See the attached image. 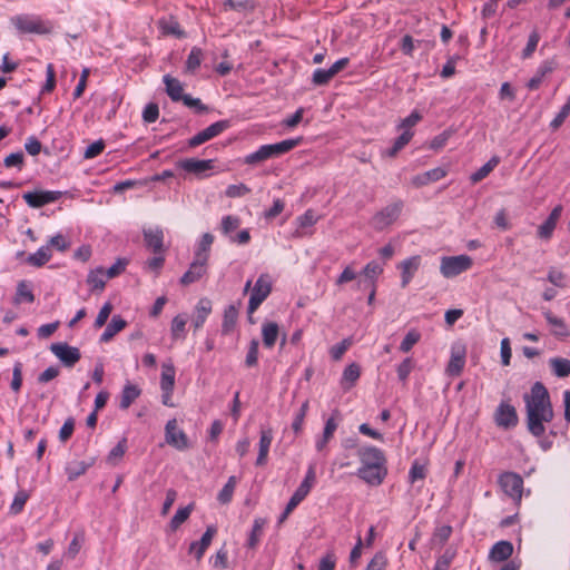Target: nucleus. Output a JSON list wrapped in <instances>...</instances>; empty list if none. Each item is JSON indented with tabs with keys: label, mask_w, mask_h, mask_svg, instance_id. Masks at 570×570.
Returning a JSON list of instances; mask_svg holds the SVG:
<instances>
[{
	"label": "nucleus",
	"mask_w": 570,
	"mask_h": 570,
	"mask_svg": "<svg viewBox=\"0 0 570 570\" xmlns=\"http://www.w3.org/2000/svg\"><path fill=\"white\" fill-rule=\"evenodd\" d=\"M523 400L527 429L534 438H541L546 433L544 423H550L554 416L549 392L541 382H535L530 394H524Z\"/></svg>",
	"instance_id": "1"
},
{
	"label": "nucleus",
	"mask_w": 570,
	"mask_h": 570,
	"mask_svg": "<svg viewBox=\"0 0 570 570\" xmlns=\"http://www.w3.org/2000/svg\"><path fill=\"white\" fill-rule=\"evenodd\" d=\"M303 141L302 137L291 138L286 140H282L276 144L262 145L256 151L250 153L245 156L244 164L246 165H257L265 160L279 157L295 147L301 145Z\"/></svg>",
	"instance_id": "2"
},
{
	"label": "nucleus",
	"mask_w": 570,
	"mask_h": 570,
	"mask_svg": "<svg viewBox=\"0 0 570 570\" xmlns=\"http://www.w3.org/2000/svg\"><path fill=\"white\" fill-rule=\"evenodd\" d=\"M11 23L20 33L47 35L52 30L50 21L35 14H17L11 18Z\"/></svg>",
	"instance_id": "3"
},
{
	"label": "nucleus",
	"mask_w": 570,
	"mask_h": 570,
	"mask_svg": "<svg viewBox=\"0 0 570 570\" xmlns=\"http://www.w3.org/2000/svg\"><path fill=\"white\" fill-rule=\"evenodd\" d=\"M473 261L468 255L443 256L440 273L445 278H453L471 268Z\"/></svg>",
	"instance_id": "4"
},
{
	"label": "nucleus",
	"mask_w": 570,
	"mask_h": 570,
	"mask_svg": "<svg viewBox=\"0 0 570 570\" xmlns=\"http://www.w3.org/2000/svg\"><path fill=\"white\" fill-rule=\"evenodd\" d=\"M498 483L502 491L511 498L514 502L519 503L523 492V479L515 472H502L499 475Z\"/></svg>",
	"instance_id": "5"
},
{
	"label": "nucleus",
	"mask_w": 570,
	"mask_h": 570,
	"mask_svg": "<svg viewBox=\"0 0 570 570\" xmlns=\"http://www.w3.org/2000/svg\"><path fill=\"white\" fill-rule=\"evenodd\" d=\"M403 206L404 204L400 199L389 204L373 216L372 226L376 230H383L392 225L401 215Z\"/></svg>",
	"instance_id": "6"
},
{
	"label": "nucleus",
	"mask_w": 570,
	"mask_h": 570,
	"mask_svg": "<svg viewBox=\"0 0 570 570\" xmlns=\"http://www.w3.org/2000/svg\"><path fill=\"white\" fill-rule=\"evenodd\" d=\"M272 292V281L268 274H262L254 284L248 302V314H253Z\"/></svg>",
	"instance_id": "7"
},
{
	"label": "nucleus",
	"mask_w": 570,
	"mask_h": 570,
	"mask_svg": "<svg viewBox=\"0 0 570 570\" xmlns=\"http://www.w3.org/2000/svg\"><path fill=\"white\" fill-rule=\"evenodd\" d=\"M50 351L66 367H73L81 358L80 350L68 343H52Z\"/></svg>",
	"instance_id": "8"
},
{
	"label": "nucleus",
	"mask_w": 570,
	"mask_h": 570,
	"mask_svg": "<svg viewBox=\"0 0 570 570\" xmlns=\"http://www.w3.org/2000/svg\"><path fill=\"white\" fill-rule=\"evenodd\" d=\"M494 422L499 428L504 430L515 428L519 423L515 407L510 403L502 401L494 412Z\"/></svg>",
	"instance_id": "9"
},
{
	"label": "nucleus",
	"mask_w": 570,
	"mask_h": 570,
	"mask_svg": "<svg viewBox=\"0 0 570 570\" xmlns=\"http://www.w3.org/2000/svg\"><path fill=\"white\" fill-rule=\"evenodd\" d=\"M165 440L167 444L179 451H184L189 448L188 438L186 433L178 428L176 419H171L166 423Z\"/></svg>",
	"instance_id": "10"
},
{
	"label": "nucleus",
	"mask_w": 570,
	"mask_h": 570,
	"mask_svg": "<svg viewBox=\"0 0 570 570\" xmlns=\"http://www.w3.org/2000/svg\"><path fill=\"white\" fill-rule=\"evenodd\" d=\"M229 125L230 124L228 120H219V121L212 124L204 130H202L198 134H196L195 136H193L188 140V146L191 148H195V147L217 137L224 130H226L229 127Z\"/></svg>",
	"instance_id": "11"
},
{
	"label": "nucleus",
	"mask_w": 570,
	"mask_h": 570,
	"mask_svg": "<svg viewBox=\"0 0 570 570\" xmlns=\"http://www.w3.org/2000/svg\"><path fill=\"white\" fill-rule=\"evenodd\" d=\"M62 196V191L58 190H40V191H28L22 195L26 203L32 208H40L47 204L59 200Z\"/></svg>",
	"instance_id": "12"
},
{
	"label": "nucleus",
	"mask_w": 570,
	"mask_h": 570,
	"mask_svg": "<svg viewBox=\"0 0 570 570\" xmlns=\"http://www.w3.org/2000/svg\"><path fill=\"white\" fill-rule=\"evenodd\" d=\"M387 474L386 464L361 465L357 476L370 485L377 487L383 483Z\"/></svg>",
	"instance_id": "13"
},
{
	"label": "nucleus",
	"mask_w": 570,
	"mask_h": 570,
	"mask_svg": "<svg viewBox=\"0 0 570 570\" xmlns=\"http://www.w3.org/2000/svg\"><path fill=\"white\" fill-rule=\"evenodd\" d=\"M465 347L463 345H453L451 348V356L445 368L449 376H459L465 365Z\"/></svg>",
	"instance_id": "14"
},
{
	"label": "nucleus",
	"mask_w": 570,
	"mask_h": 570,
	"mask_svg": "<svg viewBox=\"0 0 570 570\" xmlns=\"http://www.w3.org/2000/svg\"><path fill=\"white\" fill-rule=\"evenodd\" d=\"M206 264L204 256L195 254V259L190 264L188 271L181 276L180 283L189 285L197 282L206 273Z\"/></svg>",
	"instance_id": "15"
},
{
	"label": "nucleus",
	"mask_w": 570,
	"mask_h": 570,
	"mask_svg": "<svg viewBox=\"0 0 570 570\" xmlns=\"http://www.w3.org/2000/svg\"><path fill=\"white\" fill-rule=\"evenodd\" d=\"M421 256L415 255L402 261L397 268L401 271V286L405 288L421 266Z\"/></svg>",
	"instance_id": "16"
},
{
	"label": "nucleus",
	"mask_w": 570,
	"mask_h": 570,
	"mask_svg": "<svg viewBox=\"0 0 570 570\" xmlns=\"http://www.w3.org/2000/svg\"><path fill=\"white\" fill-rule=\"evenodd\" d=\"M362 465L386 464V458L382 450L375 446H363L357 450Z\"/></svg>",
	"instance_id": "17"
},
{
	"label": "nucleus",
	"mask_w": 570,
	"mask_h": 570,
	"mask_svg": "<svg viewBox=\"0 0 570 570\" xmlns=\"http://www.w3.org/2000/svg\"><path fill=\"white\" fill-rule=\"evenodd\" d=\"M217 529L214 525H208L199 541H194L190 544V552L194 553L197 560H200L210 546Z\"/></svg>",
	"instance_id": "18"
},
{
	"label": "nucleus",
	"mask_w": 570,
	"mask_h": 570,
	"mask_svg": "<svg viewBox=\"0 0 570 570\" xmlns=\"http://www.w3.org/2000/svg\"><path fill=\"white\" fill-rule=\"evenodd\" d=\"M144 240L146 246L155 254H161L164 252V233L160 228L145 229Z\"/></svg>",
	"instance_id": "19"
},
{
	"label": "nucleus",
	"mask_w": 570,
	"mask_h": 570,
	"mask_svg": "<svg viewBox=\"0 0 570 570\" xmlns=\"http://www.w3.org/2000/svg\"><path fill=\"white\" fill-rule=\"evenodd\" d=\"M273 441V431L272 429H262L261 438H259V450L256 459V465L262 466L267 462V456L269 452V448Z\"/></svg>",
	"instance_id": "20"
},
{
	"label": "nucleus",
	"mask_w": 570,
	"mask_h": 570,
	"mask_svg": "<svg viewBox=\"0 0 570 570\" xmlns=\"http://www.w3.org/2000/svg\"><path fill=\"white\" fill-rule=\"evenodd\" d=\"M181 169L187 173L199 175L206 170L213 169V160L210 159H196V158H187L179 163Z\"/></svg>",
	"instance_id": "21"
},
{
	"label": "nucleus",
	"mask_w": 570,
	"mask_h": 570,
	"mask_svg": "<svg viewBox=\"0 0 570 570\" xmlns=\"http://www.w3.org/2000/svg\"><path fill=\"white\" fill-rule=\"evenodd\" d=\"M210 313L212 302L208 298H200L195 307V316L193 318V326L195 331L203 327Z\"/></svg>",
	"instance_id": "22"
},
{
	"label": "nucleus",
	"mask_w": 570,
	"mask_h": 570,
	"mask_svg": "<svg viewBox=\"0 0 570 570\" xmlns=\"http://www.w3.org/2000/svg\"><path fill=\"white\" fill-rule=\"evenodd\" d=\"M445 175L446 170L444 168L436 167L413 177L412 184L416 187H422L430 183L442 179L443 177H445Z\"/></svg>",
	"instance_id": "23"
},
{
	"label": "nucleus",
	"mask_w": 570,
	"mask_h": 570,
	"mask_svg": "<svg viewBox=\"0 0 570 570\" xmlns=\"http://www.w3.org/2000/svg\"><path fill=\"white\" fill-rule=\"evenodd\" d=\"M556 68V63L551 60L543 61L537 69L535 75L528 81L527 87L530 90H537L542 83L544 77L551 73Z\"/></svg>",
	"instance_id": "24"
},
{
	"label": "nucleus",
	"mask_w": 570,
	"mask_h": 570,
	"mask_svg": "<svg viewBox=\"0 0 570 570\" xmlns=\"http://www.w3.org/2000/svg\"><path fill=\"white\" fill-rule=\"evenodd\" d=\"M175 385V368L173 365L164 366V371L160 377V387L165 392L163 403L169 405L168 397L173 392Z\"/></svg>",
	"instance_id": "25"
},
{
	"label": "nucleus",
	"mask_w": 570,
	"mask_h": 570,
	"mask_svg": "<svg viewBox=\"0 0 570 570\" xmlns=\"http://www.w3.org/2000/svg\"><path fill=\"white\" fill-rule=\"evenodd\" d=\"M513 553V544L510 541H499L497 542L491 551L490 559L497 562H502L508 560Z\"/></svg>",
	"instance_id": "26"
},
{
	"label": "nucleus",
	"mask_w": 570,
	"mask_h": 570,
	"mask_svg": "<svg viewBox=\"0 0 570 570\" xmlns=\"http://www.w3.org/2000/svg\"><path fill=\"white\" fill-rule=\"evenodd\" d=\"M164 83L166 85V92L173 101H181L185 95L183 94L184 88L181 82L171 77L170 75L164 76Z\"/></svg>",
	"instance_id": "27"
},
{
	"label": "nucleus",
	"mask_w": 570,
	"mask_h": 570,
	"mask_svg": "<svg viewBox=\"0 0 570 570\" xmlns=\"http://www.w3.org/2000/svg\"><path fill=\"white\" fill-rule=\"evenodd\" d=\"M127 326V322L120 315H114L110 323L100 336V342H109L117 333Z\"/></svg>",
	"instance_id": "28"
},
{
	"label": "nucleus",
	"mask_w": 570,
	"mask_h": 570,
	"mask_svg": "<svg viewBox=\"0 0 570 570\" xmlns=\"http://www.w3.org/2000/svg\"><path fill=\"white\" fill-rule=\"evenodd\" d=\"M336 429H337V422L334 419V416H331L325 422V426H324L322 436L316 440L315 448L318 452H322L326 448L327 443L333 438Z\"/></svg>",
	"instance_id": "29"
},
{
	"label": "nucleus",
	"mask_w": 570,
	"mask_h": 570,
	"mask_svg": "<svg viewBox=\"0 0 570 570\" xmlns=\"http://www.w3.org/2000/svg\"><path fill=\"white\" fill-rule=\"evenodd\" d=\"M279 327L275 322H266L262 326L263 344L267 348H272L278 337Z\"/></svg>",
	"instance_id": "30"
},
{
	"label": "nucleus",
	"mask_w": 570,
	"mask_h": 570,
	"mask_svg": "<svg viewBox=\"0 0 570 570\" xmlns=\"http://www.w3.org/2000/svg\"><path fill=\"white\" fill-rule=\"evenodd\" d=\"M266 523H267L266 520L263 518H256L254 520L253 528L248 534V539H247V543H246L247 548L255 549L258 546V543L263 537L264 528H265Z\"/></svg>",
	"instance_id": "31"
},
{
	"label": "nucleus",
	"mask_w": 570,
	"mask_h": 570,
	"mask_svg": "<svg viewBox=\"0 0 570 570\" xmlns=\"http://www.w3.org/2000/svg\"><path fill=\"white\" fill-rule=\"evenodd\" d=\"M543 315L548 324L552 327V334L558 337H566L569 335L568 327L564 321L554 316L550 311H543Z\"/></svg>",
	"instance_id": "32"
},
{
	"label": "nucleus",
	"mask_w": 570,
	"mask_h": 570,
	"mask_svg": "<svg viewBox=\"0 0 570 570\" xmlns=\"http://www.w3.org/2000/svg\"><path fill=\"white\" fill-rule=\"evenodd\" d=\"M141 391L135 384H126L121 391L119 407L127 410L139 397Z\"/></svg>",
	"instance_id": "33"
},
{
	"label": "nucleus",
	"mask_w": 570,
	"mask_h": 570,
	"mask_svg": "<svg viewBox=\"0 0 570 570\" xmlns=\"http://www.w3.org/2000/svg\"><path fill=\"white\" fill-rule=\"evenodd\" d=\"M360 375L361 368L358 364L352 363L348 366H346L342 375V387L344 390H350L352 386L355 385L356 381L360 379Z\"/></svg>",
	"instance_id": "34"
},
{
	"label": "nucleus",
	"mask_w": 570,
	"mask_h": 570,
	"mask_svg": "<svg viewBox=\"0 0 570 570\" xmlns=\"http://www.w3.org/2000/svg\"><path fill=\"white\" fill-rule=\"evenodd\" d=\"M499 163L500 157L492 156L482 167L470 176L471 183L476 184L483 180L499 165Z\"/></svg>",
	"instance_id": "35"
},
{
	"label": "nucleus",
	"mask_w": 570,
	"mask_h": 570,
	"mask_svg": "<svg viewBox=\"0 0 570 570\" xmlns=\"http://www.w3.org/2000/svg\"><path fill=\"white\" fill-rule=\"evenodd\" d=\"M315 482H316L315 465L309 464L304 480L301 482V484L295 490V492L305 499L307 497V494L309 493L311 489L314 487Z\"/></svg>",
	"instance_id": "36"
},
{
	"label": "nucleus",
	"mask_w": 570,
	"mask_h": 570,
	"mask_svg": "<svg viewBox=\"0 0 570 570\" xmlns=\"http://www.w3.org/2000/svg\"><path fill=\"white\" fill-rule=\"evenodd\" d=\"M414 132L412 130H404L393 142V146L386 149L383 154L387 157H395L412 139Z\"/></svg>",
	"instance_id": "37"
},
{
	"label": "nucleus",
	"mask_w": 570,
	"mask_h": 570,
	"mask_svg": "<svg viewBox=\"0 0 570 570\" xmlns=\"http://www.w3.org/2000/svg\"><path fill=\"white\" fill-rule=\"evenodd\" d=\"M238 317V309L235 305H228L224 311V318L222 324V333L223 334H229L237 322Z\"/></svg>",
	"instance_id": "38"
},
{
	"label": "nucleus",
	"mask_w": 570,
	"mask_h": 570,
	"mask_svg": "<svg viewBox=\"0 0 570 570\" xmlns=\"http://www.w3.org/2000/svg\"><path fill=\"white\" fill-rule=\"evenodd\" d=\"M90 465H91V463L86 462V461L69 462L66 466V473H67L68 480L75 481L80 475L85 474Z\"/></svg>",
	"instance_id": "39"
},
{
	"label": "nucleus",
	"mask_w": 570,
	"mask_h": 570,
	"mask_svg": "<svg viewBox=\"0 0 570 570\" xmlns=\"http://www.w3.org/2000/svg\"><path fill=\"white\" fill-rule=\"evenodd\" d=\"M35 295L30 285L26 281H20L17 285V292L14 296V304L19 305L22 302L33 303Z\"/></svg>",
	"instance_id": "40"
},
{
	"label": "nucleus",
	"mask_w": 570,
	"mask_h": 570,
	"mask_svg": "<svg viewBox=\"0 0 570 570\" xmlns=\"http://www.w3.org/2000/svg\"><path fill=\"white\" fill-rule=\"evenodd\" d=\"M552 372L558 377L570 375V360L563 357H553L549 360Z\"/></svg>",
	"instance_id": "41"
},
{
	"label": "nucleus",
	"mask_w": 570,
	"mask_h": 570,
	"mask_svg": "<svg viewBox=\"0 0 570 570\" xmlns=\"http://www.w3.org/2000/svg\"><path fill=\"white\" fill-rule=\"evenodd\" d=\"M187 317L185 315H176L171 321L170 333L173 340H184L186 336Z\"/></svg>",
	"instance_id": "42"
},
{
	"label": "nucleus",
	"mask_w": 570,
	"mask_h": 570,
	"mask_svg": "<svg viewBox=\"0 0 570 570\" xmlns=\"http://www.w3.org/2000/svg\"><path fill=\"white\" fill-rule=\"evenodd\" d=\"M105 269L102 267H98L88 274L87 283L91 291H102L105 288Z\"/></svg>",
	"instance_id": "43"
},
{
	"label": "nucleus",
	"mask_w": 570,
	"mask_h": 570,
	"mask_svg": "<svg viewBox=\"0 0 570 570\" xmlns=\"http://www.w3.org/2000/svg\"><path fill=\"white\" fill-rule=\"evenodd\" d=\"M193 510L194 503L178 509L169 522L170 530L176 531L189 518Z\"/></svg>",
	"instance_id": "44"
},
{
	"label": "nucleus",
	"mask_w": 570,
	"mask_h": 570,
	"mask_svg": "<svg viewBox=\"0 0 570 570\" xmlns=\"http://www.w3.org/2000/svg\"><path fill=\"white\" fill-rule=\"evenodd\" d=\"M51 258V250L49 246L40 247L36 253L28 256L27 262L36 267H40L49 262Z\"/></svg>",
	"instance_id": "45"
},
{
	"label": "nucleus",
	"mask_w": 570,
	"mask_h": 570,
	"mask_svg": "<svg viewBox=\"0 0 570 570\" xmlns=\"http://www.w3.org/2000/svg\"><path fill=\"white\" fill-rule=\"evenodd\" d=\"M225 10H234L238 12L253 11L255 9V3L253 0H225L224 1Z\"/></svg>",
	"instance_id": "46"
},
{
	"label": "nucleus",
	"mask_w": 570,
	"mask_h": 570,
	"mask_svg": "<svg viewBox=\"0 0 570 570\" xmlns=\"http://www.w3.org/2000/svg\"><path fill=\"white\" fill-rule=\"evenodd\" d=\"M428 474V468L425 464L420 463L415 460L409 471V482L415 483L417 480H424Z\"/></svg>",
	"instance_id": "47"
},
{
	"label": "nucleus",
	"mask_w": 570,
	"mask_h": 570,
	"mask_svg": "<svg viewBox=\"0 0 570 570\" xmlns=\"http://www.w3.org/2000/svg\"><path fill=\"white\" fill-rule=\"evenodd\" d=\"M421 340V334L416 330H411L406 333L403 341L400 344V351L403 353H407L412 350V347Z\"/></svg>",
	"instance_id": "48"
},
{
	"label": "nucleus",
	"mask_w": 570,
	"mask_h": 570,
	"mask_svg": "<svg viewBox=\"0 0 570 570\" xmlns=\"http://www.w3.org/2000/svg\"><path fill=\"white\" fill-rule=\"evenodd\" d=\"M203 60V51L198 47L191 48L187 61H186V70L189 72H194L202 63Z\"/></svg>",
	"instance_id": "49"
},
{
	"label": "nucleus",
	"mask_w": 570,
	"mask_h": 570,
	"mask_svg": "<svg viewBox=\"0 0 570 570\" xmlns=\"http://www.w3.org/2000/svg\"><path fill=\"white\" fill-rule=\"evenodd\" d=\"M353 341L351 337L344 338L340 343L333 345L330 350V355L334 361H340L345 352L351 347Z\"/></svg>",
	"instance_id": "50"
},
{
	"label": "nucleus",
	"mask_w": 570,
	"mask_h": 570,
	"mask_svg": "<svg viewBox=\"0 0 570 570\" xmlns=\"http://www.w3.org/2000/svg\"><path fill=\"white\" fill-rule=\"evenodd\" d=\"M28 499H29V493L26 490H19L16 493L13 501L11 503V507H10L11 513H13V514L20 513L23 510Z\"/></svg>",
	"instance_id": "51"
},
{
	"label": "nucleus",
	"mask_w": 570,
	"mask_h": 570,
	"mask_svg": "<svg viewBox=\"0 0 570 570\" xmlns=\"http://www.w3.org/2000/svg\"><path fill=\"white\" fill-rule=\"evenodd\" d=\"M570 115V95L567 102L561 107L560 111L550 122V127L552 130H557L562 126L567 117Z\"/></svg>",
	"instance_id": "52"
},
{
	"label": "nucleus",
	"mask_w": 570,
	"mask_h": 570,
	"mask_svg": "<svg viewBox=\"0 0 570 570\" xmlns=\"http://www.w3.org/2000/svg\"><path fill=\"white\" fill-rule=\"evenodd\" d=\"M240 226V219L237 216L227 215L222 218V232L229 235Z\"/></svg>",
	"instance_id": "53"
},
{
	"label": "nucleus",
	"mask_w": 570,
	"mask_h": 570,
	"mask_svg": "<svg viewBox=\"0 0 570 570\" xmlns=\"http://www.w3.org/2000/svg\"><path fill=\"white\" fill-rule=\"evenodd\" d=\"M413 368H414L413 360L411 357L404 358L402 361V363L396 368L399 380L401 382L405 383Z\"/></svg>",
	"instance_id": "54"
},
{
	"label": "nucleus",
	"mask_w": 570,
	"mask_h": 570,
	"mask_svg": "<svg viewBox=\"0 0 570 570\" xmlns=\"http://www.w3.org/2000/svg\"><path fill=\"white\" fill-rule=\"evenodd\" d=\"M258 346H259V343L257 340H252L250 343H249V347H248V351H247V355H246V358H245V365L247 367H253L255 365H257V362H258Z\"/></svg>",
	"instance_id": "55"
},
{
	"label": "nucleus",
	"mask_w": 570,
	"mask_h": 570,
	"mask_svg": "<svg viewBox=\"0 0 570 570\" xmlns=\"http://www.w3.org/2000/svg\"><path fill=\"white\" fill-rule=\"evenodd\" d=\"M307 411H308V401H305L301 405V407H299L298 412L296 413L294 421L292 423V429L296 434L302 431L303 423H304Z\"/></svg>",
	"instance_id": "56"
},
{
	"label": "nucleus",
	"mask_w": 570,
	"mask_h": 570,
	"mask_svg": "<svg viewBox=\"0 0 570 570\" xmlns=\"http://www.w3.org/2000/svg\"><path fill=\"white\" fill-rule=\"evenodd\" d=\"M333 78L334 76L330 69L318 68L313 72L312 81L316 86H324L327 85Z\"/></svg>",
	"instance_id": "57"
},
{
	"label": "nucleus",
	"mask_w": 570,
	"mask_h": 570,
	"mask_svg": "<svg viewBox=\"0 0 570 570\" xmlns=\"http://www.w3.org/2000/svg\"><path fill=\"white\" fill-rule=\"evenodd\" d=\"M382 273L383 266L375 261L367 263L362 271V274L365 277L372 279V284H374V279Z\"/></svg>",
	"instance_id": "58"
},
{
	"label": "nucleus",
	"mask_w": 570,
	"mask_h": 570,
	"mask_svg": "<svg viewBox=\"0 0 570 570\" xmlns=\"http://www.w3.org/2000/svg\"><path fill=\"white\" fill-rule=\"evenodd\" d=\"M214 242V236L209 233H205L198 244V247L195 252V254H200L204 256L205 262L208 259V252L210 249V246Z\"/></svg>",
	"instance_id": "59"
},
{
	"label": "nucleus",
	"mask_w": 570,
	"mask_h": 570,
	"mask_svg": "<svg viewBox=\"0 0 570 570\" xmlns=\"http://www.w3.org/2000/svg\"><path fill=\"white\" fill-rule=\"evenodd\" d=\"M23 163H24V156H23L22 151L12 153L3 159V165L7 168L16 167L19 170L22 169Z\"/></svg>",
	"instance_id": "60"
},
{
	"label": "nucleus",
	"mask_w": 570,
	"mask_h": 570,
	"mask_svg": "<svg viewBox=\"0 0 570 570\" xmlns=\"http://www.w3.org/2000/svg\"><path fill=\"white\" fill-rule=\"evenodd\" d=\"M128 265V259L118 258L108 269L105 271V275L107 278H114L125 272L126 266Z\"/></svg>",
	"instance_id": "61"
},
{
	"label": "nucleus",
	"mask_w": 570,
	"mask_h": 570,
	"mask_svg": "<svg viewBox=\"0 0 570 570\" xmlns=\"http://www.w3.org/2000/svg\"><path fill=\"white\" fill-rule=\"evenodd\" d=\"M104 149H105V141L102 139L96 140L86 148V150L83 153V158L92 159V158L97 157L98 155H100L104 151Z\"/></svg>",
	"instance_id": "62"
},
{
	"label": "nucleus",
	"mask_w": 570,
	"mask_h": 570,
	"mask_svg": "<svg viewBox=\"0 0 570 570\" xmlns=\"http://www.w3.org/2000/svg\"><path fill=\"white\" fill-rule=\"evenodd\" d=\"M453 558L454 552L446 550L441 557L438 558L433 570H449Z\"/></svg>",
	"instance_id": "63"
},
{
	"label": "nucleus",
	"mask_w": 570,
	"mask_h": 570,
	"mask_svg": "<svg viewBox=\"0 0 570 570\" xmlns=\"http://www.w3.org/2000/svg\"><path fill=\"white\" fill-rule=\"evenodd\" d=\"M386 564V557L382 552H377L368 562L365 570H385Z\"/></svg>",
	"instance_id": "64"
}]
</instances>
